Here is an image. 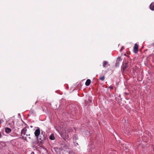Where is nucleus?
<instances>
[{"label": "nucleus", "instance_id": "f3484780", "mask_svg": "<svg viewBox=\"0 0 154 154\" xmlns=\"http://www.w3.org/2000/svg\"><path fill=\"white\" fill-rule=\"evenodd\" d=\"M22 137H23V138H24V139H25L26 140V141H27V138H26V137H25L24 138V136H22Z\"/></svg>", "mask_w": 154, "mask_h": 154}, {"label": "nucleus", "instance_id": "0eeeda50", "mask_svg": "<svg viewBox=\"0 0 154 154\" xmlns=\"http://www.w3.org/2000/svg\"><path fill=\"white\" fill-rule=\"evenodd\" d=\"M5 131L6 133H8L11 132V130L10 128H5Z\"/></svg>", "mask_w": 154, "mask_h": 154}, {"label": "nucleus", "instance_id": "f257e3e1", "mask_svg": "<svg viewBox=\"0 0 154 154\" xmlns=\"http://www.w3.org/2000/svg\"><path fill=\"white\" fill-rule=\"evenodd\" d=\"M37 128L34 132L35 135L36 137L38 143L40 144H42L45 142L47 141V136L45 134V132L42 130H41V133L39 128L37 127Z\"/></svg>", "mask_w": 154, "mask_h": 154}, {"label": "nucleus", "instance_id": "423d86ee", "mask_svg": "<svg viewBox=\"0 0 154 154\" xmlns=\"http://www.w3.org/2000/svg\"><path fill=\"white\" fill-rule=\"evenodd\" d=\"M91 80L89 79H87L85 83V85L87 86H89L91 83Z\"/></svg>", "mask_w": 154, "mask_h": 154}, {"label": "nucleus", "instance_id": "dca6fc26", "mask_svg": "<svg viewBox=\"0 0 154 154\" xmlns=\"http://www.w3.org/2000/svg\"><path fill=\"white\" fill-rule=\"evenodd\" d=\"M69 154H74V153L72 152H69Z\"/></svg>", "mask_w": 154, "mask_h": 154}, {"label": "nucleus", "instance_id": "b1692460", "mask_svg": "<svg viewBox=\"0 0 154 154\" xmlns=\"http://www.w3.org/2000/svg\"><path fill=\"white\" fill-rule=\"evenodd\" d=\"M148 139H146V140H145V142H147L148 141Z\"/></svg>", "mask_w": 154, "mask_h": 154}, {"label": "nucleus", "instance_id": "412c9836", "mask_svg": "<svg viewBox=\"0 0 154 154\" xmlns=\"http://www.w3.org/2000/svg\"><path fill=\"white\" fill-rule=\"evenodd\" d=\"M2 136V135L1 133H0V138H1Z\"/></svg>", "mask_w": 154, "mask_h": 154}, {"label": "nucleus", "instance_id": "4468645a", "mask_svg": "<svg viewBox=\"0 0 154 154\" xmlns=\"http://www.w3.org/2000/svg\"><path fill=\"white\" fill-rule=\"evenodd\" d=\"M108 88H110L111 89H114V87H112V86H110Z\"/></svg>", "mask_w": 154, "mask_h": 154}, {"label": "nucleus", "instance_id": "a211bd4d", "mask_svg": "<svg viewBox=\"0 0 154 154\" xmlns=\"http://www.w3.org/2000/svg\"><path fill=\"white\" fill-rule=\"evenodd\" d=\"M78 145V143H74V145L75 146H77V145Z\"/></svg>", "mask_w": 154, "mask_h": 154}, {"label": "nucleus", "instance_id": "f03ea898", "mask_svg": "<svg viewBox=\"0 0 154 154\" xmlns=\"http://www.w3.org/2000/svg\"><path fill=\"white\" fill-rule=\"evenodd\" d=\"M128 63H123L121 67V70L122 72H124L126 69L128 67Z\"/></svg>", "mask_w": 154, "mask_h": 154}, {"label": "nucleus", "instance_id": "a878e982", "mask_svg": "<svg viewBox=\"0 0 154 154\" xmlns=\"http://www.w3.org/2000/svg\"><path fill=\"white\" fill-rule=\"evenodd\" d=\"M30 127H31V128H32V127H33V126H30Z\"/></svg>", "mask_w": 154, "mask_h": 154}, {"label": "nucleus", "instance_id": "7ed1b4c3", "mask_svg": "<svg viewBox=\"0 0 154 154\" xmlns=\"http://www.w3.org/2000/svg\"><path fill=\"white\" fill-rule=\"evenodd\" d=\"M138 45L137 44H135L133 48V51L134 53H136L138 51Z\"/></svg>", "mask_w": 154, "mask_h": 154}, {"label": "nucleus", "instance_id": "5701e85b", "mask_svg": "<svg viewBox=\"0 0 154 154\" xmlns=\"http://www.w3.org/2000/svg\"><path fill=\"white\" fill-rule=\"evenodd\" d=\"M127 135H129V134H130V133L129 132H128V133H127Z\"/></svg>", "mask_w": 154, "mask_h": 154}, {"label": "nucleus", "instance_id": "6ab92c4d", "mask_svg": "<svg viewBox=\"0 0 154 154\" xmlns=\"http://www.w3.org/2000/svg\"><path fill=\"white\" fill-rule=\"evenodd\" d=\"M109 154H115L113 152H110Z\"/></svg>", "mask_w": 154, "mask_h": 154}, {"label": "nucleus", "instance_id": "20e7f679", "mask_svg": "<svg viewBox=\"0 0 154 154\" xmlns=\"http://www.w3.org/2000/svg\"><path fill=\"white\" fill-rule=\"evenodd\" d=\"M27 131V129L26 128H23L21 131V135L22 136L26 134V132Z\"/></svg>", "mask_w": 154, "mask_h": 154}, {"label": "nucleus", "instance_id": "cd10ccee", "mask_svg": "<svg viewBox=\"0 0 154 154\" xmlns=\"http://www.w3.org/2000/svg\"><path fill=\"white\" fill-rule=\"evenodd\" d=\"M153 45L154 46V43H153Z\"/></svg>", "mask_w": 154, "mask_h": 154}, {"label": "nucleus", "instance_id": "2eb2a0df", "mask_svg": "<svg viewBox=\"0 0 154 154\" xmlns=\"http://www.w3.org/2000/svg\"><path fill=\"white\" fill-rule=\"evenodd\" d=\"M124 49V47H123V46H122L121 48V49H120V52H121L122 50Z\"/></svg>", "mask_w": 154, "mask_h": 154}, {"label": "nucleus", "instance_id": "1a4fd4ad", "mask_svg": "<svg viewBox=\"0 0 154 154\" xmlns=\"http://www.w3.org/2000/svg\"><path fill=\"white\" fill-rule=\"evenodd\" d=\"M122 60V59L121 57H119L117 59V62H118V63H119V62H120Z\"/></svg>", "mask_w": 154, "mask_h": 154}, {"label": "nucleus", "instance_id": "9b49d317", "mask_svg": "<svg viewBox=\"0 0 154 154\" xmlns=\"http://www.w3.org/2000/svg\"><path fill=\"white\" fill-rule=\"evenodd\" d=\"M34 112V110L33 109H31L29 111V114H33Z\"/></svg>", "mask_w": 154, "mask_h": 154}, {"label": "nucleus", "instance_id": "393cba45", "mask_svg": "<svg viewBox=\"0 0 154 154\" xmlns=\"http://www.w3.org/2000/svg\"><path fill=\"white\" fill-rule=\"evenodd\" d=\"M38 101H36L35 102V104H36V103H38Z\"/></svg>", "mask_w": 154, "mask_h": 154}, {"label": "nucleus", "instance_id": "bb28decb", "mask_svg": "<svg viewBox=\"0 0 154 154\" xmlns=\"http://www.w3.org/2000/svg\"><path fill=\"white\" fill-rule=\"evenodd\" d=\"M29 139H30V138H31V137H29Z\"/></svg>", "mask_w": 154, "mask_h": 154}, {"label": "nucleus", "instance_id": "9d476101", "mask_svg": "<svg viewBox=\"0 0 154 154\" xmlns=\"http://www.w3.org/2000/svg\"><path fill=\"white\" fill-rule=\"evenodd\" d=\"M108 62L106 61H104L103 64V66L104 67H105L106 65L107 64Z\"/></svg>", "mask_w": 154, "mask_h": 154}, {"label": "nucleus", "instance_id": "aec40b11", "mask_svg": "<svg viewBox=\"0 0 154 154\" xmlns=\"http://www.w3.org/2000/svg\"><path fill=\"white\" fill-rule=\"evenodd\" d=\"M26 135L27 136H30V134H26Z\"/></svg>", "mask_w": 154, "mask_h": 154}, {"label": "nucleus", "instance_id": "6e6552de", "mask_svg": "<svg viewBox=\"0 0 154 154\" xmlns=\"http://www.w3.org/2000/svg\"><path fill=\"white\" fill-rule=\"evenodd\" d=\"M49 138L51 140H54L55 139V137L54 136L53 134H51L49 136Z\"/></svg>", "mask_w": 154, "mask_h": 154}, {"label": "nucleus", "instance_id": "ddd939ff", "mask_svg": "<svg viewBox=\"0 0 154 154\" xmlns=\"http://www.w3.org/2000/svg\"><path fill=\"white\" fill-rule=\"evenodd\" d=\"M4 122V120L2 119H0V123L2 124V123L3 122Z\"/></svg>", "mask_w": 154, "mask_h": 154}, {"label": "nucleus", "instance_id": "4be33fe9", "mask_svg": "<svg viewBox=\"0 0 154 154\" xmlns=\"http://www.w3.org/2000/svg\"><path fill=\"white\" fill-rule=\"evenodd\" d=\"M30 154H35L34 152H32Z\"/></svg>", "mask_w": 154, "mask_h": 154}, {"label": "nucleus", "instance_id": "39448f33", "mask_svg": "<svg viewBox=\"0 0 154 154\" xmlns=\"http://www.w3.org/2000/svg\"><path fill=\"white\" fill-rule=\"evenodd\" d=\"M149 7L151 10L152 11L154 10V2H153L150 5Z\"/></svg>", "mask_w": 154, "mask_h": 154}, {"label": "nucleus", "instance_id": "f8f14e48", "mask_svg": "<svg viewBox=\"0 0 154 154\" xmlns=\"http://www.w3.org/2000/svg\"><path fill=\"white\" fill-rule=\"evenodd\" d=\"M105 79V77L104 76H101L100 77L99 79L102 81H103Z\"/></svg>", "mask_w": 154, "mask_h": 154}]
</instances>
